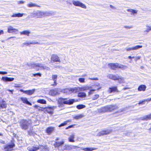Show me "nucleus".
I'll list each match as a JSON object with an SVG mask.
<instances>
[{"mask_svg":"<svg viewBox=\"0 0 151 151\" xmlns=\"http://www.w3.org/2000/svg\"><path fill=\"white\" fill-rule=\"evenodd\" d=\"M125 49L127 51H130L131 50H133L132 47H131V48H125Z\"/></svg>","mask_w":151,"mask_h":151,"instance_id":"nucleus-50","label":"nucleus"},{"mask_svg":"<svg viewBox=\"0 0 151 151\" xmlns=\"http://www.w3.org/2000/svg\"><path fill=\"white\" fill-rule=\"evenodd\" d=\"M111 132V131L110 130H105L101 131L99 132L97 135L98 136H101L106 135L109 134Z\"/></svg>","mask_w":151,"mask_h":151,"instance_id":"nucleus-12","label":"nucleus"},{"mask_svg":"<svg viewBox=\"0 0 151 151\" xmlns=\"http://www.w3.org/2000/svg\"><path fill=\"white\" fill-rule=\"evenodd\" d=\"M51 60L52 62H60L59 57L56 55H52L51 58Z\"/></svg>","mask_w":151,"mask_h":151,"instance_id":"nucleus-11","label":"nucleus"},{"mask_svg":"<svg viewBox=\"0 0 151 151\" xmlns=\"http://www.w3.org/2000/svg\"><path fill=\"white\" fill-rule=\"evenodd\" d=\"M40 147L36 145L35 146H33L31 149H29V147L27 148V149L29 150V151H36L37 150L39 149Z\"/></svg>","mask_w":151,"mask_h":151,"instance_id":"nucleus-25","label":"nucleus"},{"mask_svg":"<svg viewBox=\"0 0 151 151\" xmlns=\"http://www.w3.org/2000/svg\"><path fill=\"white\" fill-rule=\"evenodd\" d=\"M42 12L37 11L31 13L30 16L31 18H39L42 17Z\"/></svg>","mask_w":151,"mask_h":151,"instance_id":"nucleus-7","label":"nucleus"},{"mask_svg":"<svg viewBox=\"0 0 151 151\" xmlns=\"http://www.w3.org/2000/svg\"><path fill=\"white\" fill-rule=\"evenodd\" d=\"M17 29L14 28L12 27L9 26L8 28L7 32L9 33H16L18 32Z\"/></svg>","mask_w":151,"mask_h":151,"instance_id":"nucleus-18","label":"nucleus"},{"mask_svg":"<svg viewBox=\"0 0 151 151\" xmlns=\"http://www.w3.org/2000/svg\"><path fill=\"white\" fill-rule=\"evenodd\" d=\"M140 58V57L139 56H137L135 58V61H137V60H139Z\"/></svg>","mask_w":151,"mask_h":151,"instance_id":"nucleus-51","label":"nucleus"},{"mask_svg":"<svg viewBox=\"0 0 151 151\" xmlns=\"http://www.w3.org/2000/svg\"><path fill=\"white\" fill-rule=\"evenodd\" d=\"M83 116L82 114H81L79 115L76 116L74 117V118L75 119H78L81 118Z\"/></svg>","mask_w":151,"mask_h":151,"instance_id":"nucleus-37","label":"nucleus"},{"mask_svg":"<svg viewBox=\"0 0 151 151\" xmlns=\"http://www.w3.org/2000/svg\"><path fill=\"white\" fill-rule=\"evenodd\" d=\"M7 73V72L0 71V74L5 75Z\"/></svg>","mask_w":151,"mask_h":151,"instance_id":"nucleus-46","label":"nucleus"},{"mask_svg":"<svg viewBox=\"0 0 151 151\" xmlns=\"http://www.w3.org/2000/svg\"><path fill=\"white\" fill-rule=\"evenodd\" d=\"M118 108V106L116 105H111L107 106L98 109V111L100 113H104L107 111L111 112Z\"/></svg>","mask_w":151,"mask_h":151,"instance_id":"nucleus-3","label":"nucleus"},{"mask_svg":"<svg viewBox=\"0 0 151 151\" xmlns=\"http://www.w3.org/2000/svg\"><path fill=\"white\" fill-rule=\"evenodd\" d=\"M7 90L8 91H9L10 92H11V93L12 94H13V90Z\"/></svg>","mask_w":151,"mask_h":151,"instance_id":"nucleus-63","label":"nucleus"},{"mask_svg":"<svg viewBox=\"0 0 151 151\" xmlns=\"http://www.w3.org/2000/svg\"><path fill=\"white\" fill-rule=\"evenodd\" d=\"M38 42H27L25 43H23L22 44V46H24V45H25L27 46H28L30 44H37Z\"/></svg>","mask_w":151,"mask_h":151,"instance_id":"nucleus-33","label":"nucleus"},{"mask_svg":"<svg viewBox=\"0 0 151 151\" xmlns=\"http://www.w3.org/2000/svg\"><path fill=\"white\" fill-rule=\"evenodd\" d=\"M65 148L64 149H65L67 150H70L72 149H76L79 148L78 146H73L72 147H71L70 146L68 145H65L64 147Z\"/></svg>","mask_w":151,"mask_h":151,"instance_id":"nucleus-19","label":"nucleus"},{"mask_svg":"<svg viewBox=\"0 0 151 151\" xmlns=\"http://www.w3.org/2000/svg\"><path fill=\"white\" fill-rule=\"evenodd\" d=\"M1 80L4 82H7L9 81H13L14 80L13 78H10L7 77H2Z\"/></svg>","mask_w":151,"mask_h":151,"instance_id":"nucleus-17","label":"nucleus"},{"mask_svg":"<svg viewBox=\"0 0 151 151\" xmlns=\"http://www.w3.org/2000/svg\"><path fill=\"white\" fill-rule=\"evenodd\" d=\"M124 27L126 28L130 29L132 27H129V26H124Z\"/></svg>","mask_w":151,"mask_h":151,"instance_id":"nucleus-58","label":"nucleus"},{"mask_svg":"<svg viewBox=\"0 0 151 151\" xmlns=\"http://www.w3.org/2000/svg\"><path fill=\"white\" fill-rule=\"evenodd\" d=\"M99 97V95L98 94H95L92 97V99L95 100L97 99Z\"/></svg>","mask_w":151,"mask_h":151,"instance_id":"nucleus-42","label":"nucleus"},{"mask_svg":"<svg viewBox=\"0 0 151 151\" xmlns=\"http://www.w3.org/2000/svg\"><path fill=\"white\" fill-rule=\"evenodd\" d=\"M27 6L30 7L37 6L36 4H33L31 2L29 4H28Z\"/></svg>","mask_w":151,"mask_h":151,"instance_id":"nucleus-39","label":"nucleus"},{"mask_svg":"<svg viewBox=\"0 0 151 151\" xmlns=\"http://www.w3.org/2000/svg\"><path fill=\"white\" fill-rule=\"evenodd\" d=\"M108 91L109 93H111L116 92H118V91L117 86H114L109 88Z\"/></svg>","mask_w":151,"mask_h":151,"instance_id":"nucleus-15","label":"nucleus"},{"mask_svg":"<svg viewBox=\"0 0 151 151\" xmlns=\"http://www.w3.org/2000/svg\"><path fill=\"white\" fill-rule=\"evenodd\" d=\"M19 122L21 128L24 130H26L28 128L29 126L31 123L30 120H26L24 119H20Z\"/></svg>","mask_w":151,"mask_h":151,"instance_id":"nucleus-4","label":"nucleus"},{"mask_svg":"<svg viewBox=\"0 0 151 151\" xmlns=\"http://www.w3.org/2000/svg\"><path fill=\"white\" fill-rule=\"evenodd\" d=\"M4 33V32L2 30H0V35L3 34Z\"/></svg>","mask_w":151,"mask_h":151,"instance_id":"nucleus-61","label":"nucleus"},{"mask_svg":"<svg viewBox=\"0 0 151 151\" xmlns=\"http://www.w3.org/2000/svg\"><path fill=\"white\" fill-rule=\"evenodd\" d=\"M38 103H40L42 104H46V101L44 99H39L37 101Z\"/></svg>","mask_w":151,"mask_h":151,"instance_id":"nucleus-38","label":"nucleus"},{"mask_svg":"<svg viewBox=\"0 0 151 151\" xmlns=\"http://www.w3.org/2000/svg\"><path fill=\"white\" fill-rule=\"evenodd\" d=\"M64 143V142L63 141H62V142H56L54 144V145L56 147H59L63 145Z\"/></svg>","mask_w":151,"mask_h":151,"instance_id":"nucleus-27","label":"nucleus"},{"mask_svg":"<svg viewBox=\"0 0 151 151\" xmlns=\"http://www.w3.org/2000/svg\"><path fill=\"white\" fill-rule=\"evenodd\" d=\"M24 2V1H18V3L19 4H23Z\"/></svg>","mask_w":151,"mask_h":151,"instance_id":"nucleus-59","label":"nucleus"},{"mask_svg":"<svg viewBox=\"0 0 151 151\" xmlns=\"http://www.w3.org/2000/svg\"><path fill=\"white\" fill-rule=\"evenodd\" d=\"M127 11L132 13L133 14H137V13L138 11L137 10L132 9H127Z\"/></svg>","mask_w":151,"mask_h":151,"instance_id":"nucleus-34","label":"nucleus"},{"mask_svg":"<svg viewBox=\"0 0 151 151\" xmlns=\"http://www.w3.org/2000/svg\"><path fill=\"white\" fill-rule=\"evenodd\" d=\"M28 134L30 135H31L33 134V132H32V130H30L28 131Z\"/></svg>","mask_w":151,"mask_h":151,"instance_id":"nucleus-47","label":"nucleus"},{"mask_svg":"<svg viewBox=\"0 0 151 151\" xmlns=\"http://www.w3.org/2000/svg\"><path fill=\"white\" fill-rule=\"evenodd\" d=\"M110 6L111 8L113 9H116L115 7L113 6L112 5H110Z\"/></svg>","mask_w":151,"mask_h":151,"instance_id":"nucleus-54","label":"nucleus"},{"mask_svg":"<svg viewBox=\"0 0 151 151\" xmlns=\"http://www.w3.org/2000/svg\"><path fill=\"white\" fill-rule=\"evenodd\" d=\"M34 107L35 108H36L38 110H40V108L41 107L38 106L37 105H35V106Z\"/></svg>","mask_w":151,"mask_h":151,"instance_id":"nucleus-49","label":"nucleus"},{"mask_svg":"<svg viewBox=\"0 0 151 151\" xmlns=\"http://www.w3.org/2000/svg\"><path fill=\"white\" fill-rule=\"evenodd\" d=\"M78 80L81 83H84L85 82V79L84 78H79Z\"/></svg>","mask_w":151,"mask_h":151,"instance_id":"nucleus-43","label":"nucleus"},{"mask_svg":"<svg viewBox=\"0 0 151 151\" xmlns=\"http://www.w3.org/2000/svg\"><path fill=\"white\" fill-rule=\"evenodd\" d=\"M145 102V100H143L141 101H140L139 103L138 104L139 105L140 104H144V102Z\"/></svg>","mask_w":151,"mask_h":151,"instance_id":"nucleus-48","label":"nucleus"},{"mask_svg":"<svg viewBox=\"0 0 151 151\" xmlns=\"http://www.w3.org/2000/svg\"><path fill=\"white\" fill-rule=\"evenodd\" d=\"M6 104L4 100L0 101V109L6 108Z\"/></svg>","mask_w":151,"mask_h":151,"instance_id":"nucleus-21","label":"nucleus"},{"mask_svg":"<svg viewBox=\"0 0 151 151\" xmlns=\"http://www.w3.org/2000/svg\"><path fill=\"white\" fill-rule=\"evenodd\" d=\"M20 91L28 95H30L34 93L35 91V90L32 89V90L24 91L22 89H20Z\"/></svg>","mask_w":151,"mask_h":151,"instance_id":"nucleus-16","label":"nucleus"},{"mask_svg":"<svg viewBox=\"0 0 151 151\" xmlns=\"http://www.w3.org/2000/svg\"><path fill=\"white\" fill-rule=\"evenodd\" d=\"M128 58L129 59H131L132 58V57L131 56H128Z\"/></svg>","mask_w":151,"mask_h":151,"instance_id":"nucleus-64","label":"nucleus"},{"mask_svg":"<svg viewBox=\"0 0 151 151\" xmlns=\"http://www.w3.org/2000/svg\"><path fill=\"white\" fill-rule=\"evenodd\" d=\"M15 145L12 143V144H9L5 146L4 149L5 151H11L12 150L13 148L15 147Z\"/></svg>","mask_w":151,"mask_h":151,"instance_id":"nucleus-10","label":"nucleus"},{"mask_svg":"<svg viewBox=\"0 0 151 151\" xmlns=\"http://www.w3.org/2000/svg\"><path fill=\"white\" fill-rule=\"evenodd\" d=\"M54 81V83L53 84H52V85L53 86H55L57 85V81L56 80H55V81Z\"/></svg>","mask_w":151,"mask_h":151,"instance_id":"nucleus-52","label":"nucleus"},{"mask_svg":"<svg viewBox=\"0 0 151 151\" xmlns=\"http://www.w3.org/2000/svg\"><path fill=\"white\" fill-rule=\"evenodd\" d=\"M42 17L45 16H49L52 14V12H42Z\"/></svg>","mask_w":151,"mask_h":151,"instance_id":"nucleus-26","label":"nucleus"},{"mask_svg":"<svg viewBox=\"0 0 151 151\" xmlns=\"http://www.w3.org/2000/svg\"><path fill=\"white\" fill-rule=\"evenodd\" d=\"M56 108V106L48 107L46 108V111L50 114H53V110Z\"/></svg>","mask_w":151,"mask_h":151,"instance_id":"nucleus-14","label":"nucleus"},{"mask_svg":"<svg viewBox=\"0 0 151 151\" xmlns=\"http://www.w3.org/2000/svg\"><path fill=\"white\" fill-rule=\"evenodd\" d=\"M33 76H39L40 77V76H41V74H40V73H35V74H33Z\"/></svg>","mask_w":151,"mask_h":151,"instance_id":"nucleus-45","label":"nucleus"},{"mask_svg":"<svg viewBox=\"0 0 151 151\" xmlns=\"http://www.w3.org/2000/svg\"><path fill=\"white\" fill-rule=\"evenodd\" d=\"M58 76L57 75H53L52 76V78L53 81L56 80H57Z\"/></svg>","mask_w":151,"mask_h":151,"instance_id":"nucleus-44","label":"nucleus"},{"mask_svg":"<svg viewBox=\"0 0 151 151\" xmlns=\"http://www.w3.org/2000/svg\"><path fill=\"white\" fill-rule=\"evenodd\" d=\"M89 79L91 80H98V78H90Z\"/></svg>","mask_w":151,"mask_h":151,"instance_id":"nucleus-57","label":"nucleus"},{"mask_svg":"<svg viewBox=\"0 0 151 151\" xmlns=\"http://www.w3.org/2000/svg\"><path fill=\"white\" fill-rule=\"evenodd\" d=\"M23 14L19 13L17 14H14L12 15V17H21L23 16Z\"/></svg>","mask_w":151,"mask_h":151,"instance_id":"nucleus-30","label":"nucleus"},{"mask_svg":"<svg viewBox=\"0 0 151 151\" xmlns=\"http://www.w3.org/2000/svg\"><path fill=\"white\" fill-rule=\"evenodd\" d=\"M74 135L73 134L72 135L70 136L68 139L69 142H75L74 140Z\"/></svg>","mask_w":151,"mask_h":151,"instance_id":"nucleus-31","label":"nucleus"},{"mask_svg":"<svg viewBox=\"0 0 151 151\" xmlns=\"http://www.w3.org/2000/svg\"><path fill=\"white\" fill-rule=\"evenodd\" d=\"M140 120H142L147 121L151 119V114L149 115H146L143 117L140 118Z\"/></svg>","mask_w":151,"mask_h":151,"instance_id":"nucleus-20","label":"nucleus"},{"mask_svg":"<svg viewBox=\"0 0 151 151\" xmlns=\"http://www.w3.org/2000/svg\"><path fill=\"white\" fill-rule=\"evenodd\" d=\"M91 87L88 86H84L83 87H81L79 88V90L81 91H83L87 90H89L90 91L88 92V94L90 95L93 93V92L95 90H91Z\"/></svg>","mask_w":151,"mask_h":151,"instance_id":"nucleus-9","label":"nucleus"},{"mask_svg":"<svg viewBox=\"0 0 151 151\" xmlns=\"http://www.w3.org/2000/svg\"><path fill=\"white\" fill-rule=\"evenodd\" d=\"M108 65L110 68L114 70H115L116 68H120L124 69L127 68V67L126 66L122 65H119L117 63H111L108 64Z\"/></svg>","mask_w":151,"mask_h":151,"instance_id":"nucleus-6","label":"nucleus"},{"mask_svg":"<svg viewBox=\"0 0 151 151\" xmlns=\"http://www.w3.org/2000/svg\"><path fill=\"white\" fill-rule=\"evenodd\" d=\"M142 47V46L141 45H137L134 47H132V48H133V50H134L138 49L139 48H141Z\"/></svg>","mask_w":151,"mask_h":151,"instance_id":"nucleus-41","label":"nucleus"},{"mask_svg":"<svg viewBox=\"0 0 151 151\" xmlns=\"http://www.w3.org/2000/svg\"><path fill=\"white\" fill-rule=\"evenodd\" d=\"M77 101L73 99L60 98L58 99V107H63L64 106V104L72 105L74 102Z\"/></svg>","mask_w":151,"mask_h":151,"instance_id":"nucleus-1","label":"nucleus"},{"mask_svg":"<svg viewBox=\"0 0 151 151\" xmlns=\"http://www.w3.org/2000/svg\"><path fill=\"white\" fill-rule=\"evenodd\" d=\"M54 130V128L52 127H49L46 129V132L48 134H50Z\"/></svg>","mask_w":151,"mask_h":151,"instance_id":"nucleus-28","label":"nucleus"},{"mask_svg":"<svg viewBox=\"0 0 151 151\" xmlns=\"http://www.w3.org/2000/svg\"><path fill=\"white\" fill-rule=\"evenodd\" d=\"M59 91L58 88H55L50 90L49 92L50 95L52 96H55L59 94Z\"/></svg>","mask_w":151,"mask_h":151,"instance_id":"nucleus-13","label":"nucleus"},{"mask_svg":"<svg viewBox=\"0 0 151 151\" xmlns=\"http://www.w3.org/2000/svg\"><path fill=\"white\" fill-rule=\"evenodd\" d=\"M70 122V121L68 120H67V121H65L63 123H62V124H60L59 126V127H61L62 126H65V125H66L67 124V123L68 122Z\"/></svg>","mask_w":151,"mask_h":151,"instance_id":"nucleus-35","label":"nucleus"},{"mask_svg":"<svg viewBox=\"0 0 151 151\" xmlns=\"http://www.w3.org/2000/svg\"><path fill=\"white\" fill-rule=\"evenodd\" d=\"M28 65L29 66L31 67L37 71L42 69L49 70L50 69L49 68L40 63H34L32 62L28 63Z\"/></svg>","mask_w":151,"mask_h":151,"instance_id":"nucleus-2","label":"nucleus"},{"mask_svg":"<svg viewBox=\"0 0 151 151\" xmlns=\"http://www.w3.org/2000/svg\"><path fill=\"white\" fill-rule=\"evenodd\" d=\"M107 77L111 79L114 81L118 80L119 83H123L124 81V78L119 76L118 74H110L107 76Z\"/></svg>","mask_w":151,"mask_h":151,"instance_id":"nucleus-5","label":"nucleus"},{"mask_svg":"<svg viewBox=\"0 0 151 151\" xmlns=\"http://www.w3.org/2000/svg\"><path fill=\"white\" fill-rule=\"evenodd\" d=\"M72 3L74 5L76 6H80L83 8L86 9V6L84 4L78 1H76L73 0L72 1Z\"/></svg>","mask_w":151,"mask_h":151,"instance_id":"nucleus-8","label":"nucleus"},{"mask_svg":"<svg viewBox=\"0 0 151 151\" xmlns=\"http://www.w3.org/2000/svg\"><path fill=\"white\" fill-rule=\"evenodd\" d=\"M78 96L81 98L85 97L86 96V94L84 92H79L78 93Z\"/></svg>","mask_w":151,"mask_h":151,"instance_id":"nucleus-32","label":"nucleus"},{"mask_svg":"<svg viewBox=\"0 0 151 151\" xmlns=\"http://www.w3.org/2000/svg\"><path fill=\"white\" fill-rule=\"evenodd\" d=\"M85 107V106L83 104H80L77 106L76 108L79 109H83Z\"/></svg>","mask_w":151,"mask_h":151,"instance_id":"nucleus-36","label":"nucleus"},{"mask_svg":"<svg viewBox=\"0 0 151 151\" xmlns=\"http://www.w3.org/2000/svg\"><path fill=\"white\" fill-rule=\"evenodd\" d=\"M81 149L84 151H92L94 150L97 149V148L92 147H86L84 148L83 147H81Z\"/></svg>","mask_w":151,"mask_h":151,"instance_id":"nucleus-24","label":"nucleus"},{"mask_svg":"<svg viewBox=\"0 0 151 151\" xmlns=\"http://www.w3.org/2000/svg\"><path fill=\"white\" fill-rule=\"evenodd\" d=\"M145 101H147V102H149V101H151V98H150V99H145Z\"/></svg>","mask_w":151,"mask_h":151,"instance_id":"nucleus-56","label":"nucleus"},{"mask_svg":"<svg viewBox=\"0 0 151 151\" xmlns=\"http://www.w3.org/2000/svg\"><path fill=\"white\" fill-rule=\"evenodd\" d=\"M0 143L2 144H4L5 143V142L2 140L1 139L0 140Z\"/></svg>","mask_w":151,"mask_h":151,"instance_id":"nucleus-60","label":"nucleus"},{"mask_svg":"<svg viewBox=\"0 0 151 151\" xmlns=\"http://www.w3.org/2000/svg\"><path fill=\"white\" fill-rule=\"evenodd\" d=\"M146 27V30L145 31L147 32H148L150 30H151V26H149L147 25Z\"/></svg>","mask_w":151,"mask_h":151,"instance_id":"nucleus-40","label":"nucleus"},{"mask_svg":"<svg viewBox=\"0 0 151 151\" xmlns=\"http://www.w3.org/2000/svg\"><path fill=\"white\" fill-rule=\"evenodd\" d=\"M147 87L145 85H140L138 88V90L139 91H145Z\"/></svg>","mask_w":151,"mask_h":151,"instance_id":"nucleus-22","label":"nucleus"},{"mask_svg":"<svg viewBox=\"0 0 151 151\" xmlns=\"http://www.w3.org/2000/svg\"><path fill=\"white\" fill-rule=\"evenodd\" d=\"M7 90L8 91H9L10 92H11V93L12 94H13V90Z\"/></svg>","mask_w":151,"mask_h":151,"instance_id":"nucleus-62","label":"nucleus"},{"mask_svg":"<svg viewBox=\"0 0 151 151\" xmlns=\"http://www.w3.org/2000/svg\"><path fill=\"white\" fill-rule=\"evenodd\" d=\"M30 33V32L27 30H24L20 32L21 35H26L27 36H29Z\"/></svg>","mask_w":151,"mask_h":151,"instance_id":"nucleus-29","label":"nucleus"},{"mask_svg":"<svg viewBox=\"0 0 151 151\" xmlns=\"http://www.w3.org/2000/svg\"><path fill=\"white\" fill-rule=\"evenodd\" d=\"M148 127L149 128V130L150 131H151V124H149L148 125Z\"/></svg>","mask_w":151,"mask_h":151,"instance_id":"nucleus-55","label":"nucleus"},{"mask_svg":"<svg viewBox=\"0 0 151 151\" xmlns=\"http://www.w3.org/2000/svg\"><path fill=\"white\" fill-rule=\"evenodd\" d=\"M74 125H70L68 127H67L66 128V129H69V128H72V127H73V126Z\"/></svg>","mask_w":151,"mask_h":151,"instance_id":"nucleus-53","label":"nucleus"},{"mask_svg":"<svg viewBox=\"0 0 151 151\" xmlns=\"http://www.w3.org/2000/svg\"><path fill=\"white\" fill-rule=\"evenodd\" d=\"M21 100L23 101V103L26 104H27L32 105V104L31 103L29 102L27 100V99L26 98L21 97Z\"/></svg>","mask_w":151,"mask_h":151,"instance_id":"nucleus-23","label":"nucleus"}]
</instances>
